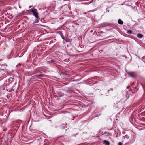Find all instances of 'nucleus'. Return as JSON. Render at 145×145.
<instances>
[{
	"instance_id": "nucleus-11",
	"label": "nucleus",
	"mask_w": 145,
	"mask_h": 145,
	"mask_svg": "<svg viewBox=\"0 0 145 145\" xmlns=\"http://www.w3.org/2000/svg\"><path fill=\"white\" fill-rule=\"evenodd\" d=\"M118 145H122V143L121 142H119L118 143Z\"/></svg>"
},
{
	"instance_id": "nucleus-5",
	"label": "nucleus",
	"mask_w": 145,
	"mask_h": 145,
	"mask_svg": "<svg viewBox=\"0 0 145 145\" xmlns=\"http://www.w3.org/2000/svg\"><path fill=\"white\" fill-rule=\"evenodd\" d=\"M43 75L42 74H40L39 75H37V78L39 79L40 77H43Z\"/></svg>"
},
{
	"instance_id": "nucleus-4",
	"label": "nucleus",
	"mask_w": 145,
	"mask_h": 145,
	"mask_svg": "<svg viewBox=\"0 0 145 145\" xmlns=\"http://www.w3.org/2000/svg\"><path fill=\"white\" fill-rule=\"evenodd\" d=\"M104 144L105 145H110V143L109 142L106 140H105L104 141Z\"/></svg>"
},
{
	"instance_id": "nucleus-14",
	"label": "nucleus",
	"mask_w": 145,
	"mask_h": 145,
	"mask_svg": "<svg viewBox=\"0 0 145 145\" xmlns=\"http://www.w3.org/2000/svg\"><path fill=\"white\" fill-rule=\"evenodd\" d=\"M61 95V96H62L64 95V94L63 93L61 94V95Z\"/></svg>"
},
{
	"instance_id": "nucleus-10",
	"label": "nucleus",
	"mask_w": 145,
	"mask_h": 145,
	"mask_svg": "<svg viewBox=\"0 0 145 145\" xmlns=\"http://www.w3.org/2000/svg\"><path fill=\"white\" fill-rule=\"evenodd\" d=\"M130 74L131 77H134L133 74V73H130Z\"/></svg>"
},
{
	"instance_id": "nucleus-7",
	"label": "nucleus",
	"mask_w": 145,
	"mask_h": 145,
	"mask_svg": "<svg viewBox=\"0 0 145 145\" xmlns=\"http://www.w3.org/2000/svg\"><path fill=\"white\" fill-rule=\"evenodd\" d=\"M60 35L62 38L63 39H64V35L62 33H61Z\"/></svg>"
},
{
	"instance_id": "nucleus-9",
	"label": "nucleus",
	"mask_w": 145,
	"mask_h": 145,
	"mask_svg": "<svg viewBox=\"0 0 145 145\" xmlns=\"http://www.w3.org/2000/svg\"><path fill=\"white\" fill-rule=\"evenodd\" d=\"M65 41L67 42H69L70 41V40L69 39H65Z\"/></svg>"
},
{
	"instance_id": "nucleus-1",
	"label": "nucleus",
	"mask_w": 145,
	"mask_h": 145,
	"mask_svg": "<svg viewBox=\"0 0 145 145\" xmlns=\"http://www.w3.org/2000/svg\"><path fill=\"white\" fill-rule=\"evenodd\" d=\"M29 11L30 12H32L34 16L36 18L35 23L38 22L39 20V18L38 16L37 10L33 8L32 10H30Z\"/></svg>"
},
{
	"instance_id": "nucleus-16",
	"label": "nucleus",
	"mask_w": 145,
	"mask_h": 145,
	"mask_svg": "<svg viewBox=\"0 0 145 145\" xmlns=\"http://www.w3.org/2000/svg\"><path fill=\"white\" fill-rule=\"evenodd\" d=\"M110 91V90H108V91Z\"/></svg>"
},
{
	"instance_id": "nucleus-8",
	"label": "nucleus",
	"mask_w": 145,
	"mask_h": 145,
	"mask_svg": "<svg viewBox=\"0 0 145 145\" xmlns=\"http://www.w3.org/2000/svg\"><path fill=\"white\" fill-rule=\"evenodd\" d=\"M37 75H35L33 76V78L34 79L37 78Z\"/></svg>"
},
{
	"instance_id": "nucleus-12",
	"label": "nucleus",
	"mask_w": 145,
	"mask_h": 145,
	"mask_svg": "<svg viewBox=\"0 0 145 145\" xmlns=\"http://www.w3.org/2000/svg\"><path fill=\"white\" fill-rule=\"evenodd\" d=\"M50 61L52 63H54L55 61H53V60H52Z\"/></svg>"
},
{
	"instance_id": "nucleus-2",
	"label": "nucleus",
	"mask_w": 145,
	"mask_h": 145,
	"mask_svg": "<svg viewBox=\"0 0 145 145\" xmlns=\"http://www.w3.org/2000/svg\"><path fill=\"white\" fill-rule=\"evenodd\" d=\"M143 35L141 34L138 33L137 35V37L139 38H142L143 37Z\"/></svg>"
},
{
	"instance_id": "nucleus-13",
	"label": "nucleus",
	"mask_w": 145,
	"mask_h": 145,
	"mask_svg": "<svg viewBox=\"0 0 145 145\" xmlns=\"http://www.w3.org/2000/svg\"><path fill=\"white\" fill-rule=\"evenodd\" d=\"M94 11V10H91L89 11V12H93Z\"/></svg>"
},
{
	"instance_id": "nucleus-6",
	"label": "nucleus",
	"mask_w": 145,
	"mask_h": 145,
	"mask_svg": "<svg viewBox=\"0 0 145 145\" xmlns=\"http://www.w3.org/2000/svg\"><path fill=\"white\" fill-rule=\"evenodd\" d=\"M127 33H128V34H131L132 33V31L131 30H129L127 32Z\"/></svg>"
},
{
	"instance_id": "nucleus-15",
	"label": "nucleus",
	"mask_w": 145,
	"mask_h": 145,
	"mask_svg": "<svg viewBox=\"0 0 145 145\" xmlns=\"http://www.w3.org/2000/svg\"><path fill=\"white\" fill-rule=\"evenodd\" d=\"M110 90H112H112H113V89H112V88L111 89H110Z\"/></svg>"
},
{
	"instance_id": "nucleus-3",
	"label": "nucleus",
	"mask_w": 145,
	"mask_h": 145,
	"mask_svg": "<svg viewBox=\"0 0 145 145\" xmlns=\"http://www.w3.org/2000/svg\"><path fill=\"white\" fill-rule=\"evenodd\" d=\"M118 23L120 25H122L123 23V22L120 19L118 20Z\"/></svg>"
}]
</instances>
